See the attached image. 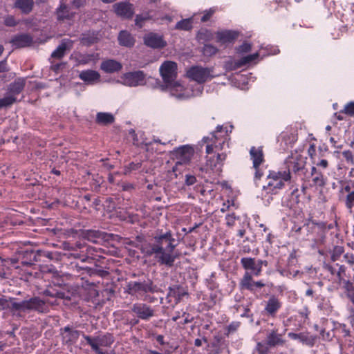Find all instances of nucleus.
Returning <instances> with one entry per match:
<instances>
[{"instance_id":"1","label":"nucleus","mask_w":354,"mask_h":354,"mask_svg":"<svg viewBox=\"0 0 354 354\" xmlns=\"http://www.w3.org/2000/svg\"><path fill=\"white\" fill-rule=\"evenodd\" d=\"M291 176L286 171H269L266 185L263 186L261 196L277 194L284 187L285 182L290 181Z\"/></svg>"},{"instance_id":"2","label":"nucleus","mask_w":354,"mask_h":354,"mask_svg":"<svg viewBox=\"0 0 354 354\" xmlns=\"http://www.w3.org/2000/svg\"><path fill=\"white\" fill-rule=\"evenodd\" d=\"M223 131V126H218L216 131L210 134V136L204 137L203 141L207 144L206 153L207 155L220 153L224 149L227 142V132L225 135H221Z\"/></svg>"},{"instance_id":"3","label":"nucleus","mask_w":354,"mask_h":354,"mask_svg":"<svg viewBox=\"0 0 354 354\" xmlns=\"http://www.w3.org/2000/svg\"><path fill=\"white\" fill-rule=\"evenodd\" d=\"M171 95L178 100H186L198 96L203 91V86L198 85L194 88L192 85L185 87L180 82L175 81L166 86Z\"/></svg>"},{"instance_id":"4","label":"nucleus","mask_w":354,"mask_h":354,"mask_svg":"<svg viewBox=\"0 0 354 354\" xmlns=\"http://www.w3.org/2000/svg\"><path fill=\"white\" fill-rule=\"evenodd\" d=\"M186 75L189 80L196 82L194 85H192L194 88H196L198 85L203 86V83L210 81L216 76L212 68L201 66L190 67L187 70Z\"/></svg>"},{"instance_id":"5","label":"nucleus","mask_w":354,"mask_h":354,"mask_svg":"<svg viewBox=\"0 0 354 354\" xmlns=\"http://www.w3.org/2000/svg\"><path fill=\"white\" fill-rule=\"evenodd\" d=\"M83 337L97 354H113L112 351L104 349V348L111 347L114 342L113 337L111 335L106 334L95 337L83 335Z\"/></svg>"},{"instance_id":"6","label":"nucleus","mask_w":354,"mask_h":354,"mask_svg":"<svg viewBox=\"0 0 354 354\" xmlns=\"http://www.w3.org/2000/svg\"><path fill=\"white\" fill-rule=\"evenodd\" d=\"M155 243L151 247L152 253L158 254L164 250L167 252H173L176 247L174 243V238L170 232H167L163 234L155 236Z\"/></svg>"},{"instance_id":"7","label":"nucleus","mask_w":354,"mask_h":354,"mask_svg":"<svg viewBox=\"0 0 354 354\" xmlns=\"http://www.w3.org/2000/svg\"><path fill=\"white\" fill-rule=\"evenodd\" d=\"M284 164L286 166L284 171L289 173L292 177V174H297L304 169L306 158L297 152L292 153L286 159Z\"/></svg>"},{"instance_id":"8","label":"nucleus","mask_w":354,"mask_h":354,"mask_svg":"<svg viewBox=\"0 0 354 354\" xmlns=\"http://www.w3.org/2000/svg\"><path fill=\"white\" fill-rule=\"evenodd\" d=\"M118 82L130 87L144 85L145 84V75L141 71L128 72L120 77V80Z\"/></svg>"},{"instance_id":"9","label":"nucleus","mask_w":354,"mask_h":354,"mask_svg":"<svg viewBox=\"0 0 354 354\" xmlns=\"http://www.w3.org/2000/svg\"><path fill=\"white\" fill-rule=\"evenodd\" d=\"M160 73L167 86L176 80L177 64L171 61H166L160 66Z\"/></svg>"},{"instance_id":"10","label":"nucleus","mask_w":354,"mask_h":354,"mask_svg":"<svg viewBox=\"0 0 354 354\" xmlns=\"http://www.w3.org/2000/svg\"><path fill=\"white\" fill-rule=\"evenodd\" d=\"M259 55L260 54L259 53H256L243 57L237 61L230 59L225 62L224 67L227 71H234L254 62L257 59Z\"/></svg>"},{"instance_id":"11","label":"nucleus","mask_w":354,"mask_h":354,"mask_svg":"<svg viewBox=\"0 0 354 354\" xmlns=\"http://www.w3.org/2000/svg\"><path fill=\"white\" fill-rule=\"evenodd\" d=\"M174 154L178 160L176 166L173 168V171H176V169L178 164L188 162L194 155V149L189 145H183L179 147L174 150Z\"/></svg>"},{"instance_id":"12","label":"nucleus","mask_w":354,"mask_h":354,"mask_svg":"<svg viewBox=\"0 0 354 354\" xmlns=\"http://www.w3.org/2000/svg\"><path fill=\"white\" fill-rule=\"evenodd\" d=\"M241 263L245 270H250L255 276L260 275L263 263L266 264V261L262 260H256L254 258L244 257L241 259Z\"/></svg>"},{"instance_id":"13","label":"nucleus","mask_w":354,"mask_h":354,"mask_svg":"<svg viewBox=\"0 0 354 354\" xmlns=\"http://www.w3.org/2000/svg\"><path fill=\"white\" fill-rule=\"evenodd\" d=\"M250 158L252 160L253 167L255 169V177L260 178L262 174L259 169V165L264 161L263 153L261 147H251L250 150Z\"/></svg>"},{"instance_id":"14","label":"nucleus","mask_w":354,"mask_h":354,"mask_svg":"<svg viewBox=\"0 0 354 354\" xmlns=\"http://www.w3.org/2000/svg\"><path fill=\"white\" fill-rule=\"evenodd\" d=\"M113 8L117 15L124 19H130L134 14L133 6L129 2L117 3Z\"/></svg>"},{"instance_id":"15","label":"nucleus","mask_w":354,"mask_h":354,"mask_svg":"<svg viewBox=\"0 0 354 354\" xmlns=\"http://www.w3.org/2000/svg\"><path fill=\"white\" fill-rule=\"evenodd\" d=\"M216 155H207L206 166L212 170L220 171L223 162L226 159V153H218Z\"/></svg>"},{"instance_id":"16","label":"nucleus","mask_w":354,"mask_h":354,"mask_svg":"<svg viewBox=\"0 0 354 354\" xmlns=\"http://www.w3.org/2000/svg\"><path fill=\"white\" fill-rule=\"evenodd\" d=\"M132 311L142 319H149L153 316V310L147 304L137 303L133 304Z\"/></svg>"},{"instance_id":"17","label":"nucleus","mask_w":354,"mask_h":354,"mask_svg":"<svg viewBox=\"0 0 354 354\" xmlns=\"http://www.w3.org/2000/svg\"><path fill=\"white\" fill-rule=\"evenodd\" d=\"M145 44L153 48H160L166 46V42L161 35L156 33H149L144 37Z\"/></svg>"},{"instance_id":"18","label":"nucleus","mask_w":354,"mask_h":354,"mask_svg":"<svg viewBox=\"0 0 354 354\" xmlns=\"http://www.w3.org/2000/svg\"><path fill=\"white\" fill-rule=\"evenodd\" d=\"M28 310H37L38 312L44 313L47 311L46 303L51 305L55 304L54 301H43L38 297L31 298L27 300Z\"/></svg>"},{"instance_id":"19","label":"nucleus","mask_w":354,"mask_h":354,"mask_svg":"<svg viewBox=\"0 0 354 354\" xmlns=\"http://www.w3.org/2000/svg\"><path fill=\"white\" fill-rule=\"evenodd\" d=\"M288 336L292 339L297 340L299 342H301L302 344L309 346H313L315 344L317 339L315 336L310 335L307 333H289Z\"/></svg>"},{"instance_id":"20","label":"nucleus","mask_w":354,"mask_h":354,"mask_svg":"<svg viewBox=\"0 0 354 354\" xmlns=\"http://www.w3.org/2000/svg\"><path fill=\"white\" fill-rule=\"evenodd\" d=\"M216 41L222 44H227L234 42L238 37V32L233 30L218 31Z\"/></svg>"},{"instance_id":"21","label":"nucleus","mask_w":354,"mask_h":354,"mask_svg":"<svg viewBox=\"0 0 354 354\" xmlns=\"http://www.w3.org/2000/svg\"><path fill=\"white\" fill-rule=\"evenodd\" d=\"M266 342L270 347L282 346L285 342L282 338V335L279 334L277 330H271L268 332Z\"/></svg>"},{"instance_id":"22","label":"nucleus","mask_w":354,"mask_h":354,"mask_svg":"<svg viewBox=\"0 0 354 354\" xmlns=\"http://www.w3.org/2000/svg\"><path fill=\"white\" fill-rule=\"evenodd\" d=\"M79 77L84 82L93 84L100 80V75L96 71L85 70L80 72Z\"/></svg>"},{"instance_id":"23","label":"nucleus","mask_w":354,"mask_h":354,"mask_svg":"<svg viewBox=\"0 0 354 354\" xmlns=\"http://www.w3.org/2000/svg\"><path fill=\"white\" fill-rule=\"evenodd\" d=\"M77 65H85L90 63H95L99 59V54H77L74 57Z\"/></svg>"},{"instance_id":"24","label":"nucleus","mask_w":354,"mask_h":354,"mask_svg":"<svg viewBox=\"0 0 354 354\" xmlns=\"http://www.w3.org/2000/svg\"><path fill=\"white\" fill-rule=\"evenodd\" d=\"M122 64L114 59H106L102 62L100 68L107 73H112L120 71Z\"/></svg>"},{"instance_id":"25","label":"nucleus","mask_w":354,"mask_h":354,"mask_svg":"<svg viewBox=\"0 0 354 354\" xmlns=\"http://www.w3.org/2000/svg\"><path fill=\"white\" fill-rule=\"evenodd\" d=\"M128 289L129 292L131 295L140 292H147L151 290L150 285L145 282L142 283L136 281L129 282L128 284Z\"/></svg>"},{"instance_id":"26","label":"nucleus","mask_w":354,"mask_h":354,"mask_svg":"<svg viewBox=\"0 0 354 354\" xmlns=\"http://www.w3.org/2000/svg\"><path fill=\"white\" fill-rule=\"evenodd\" d=\"M32 41V37L27 34H22L13 37L11 40L12 46L17 48L28 46Z\"/></svg>"},{"instance_id":"27","label":"nucleus","mask_w":354,"mask_h":354,"mask_svg":"<svg viewBox=\"0 0 354 354\" xmlns=\"http://www.w3.org/2000/svg\"><path fill=\"white\" fill-rule=\"evenodd\" d=\"M71 6L64 3L61 0L60 6L57 9V16L59 20L70 19L73 16V12L71 10Z\"/></svg>"},{"instance_id":"28","label":"nucleus","mask_w":354,"mask_h":354,"mask_svg":"<svg viewBox=\"0 0 354 354\" xmlns=\"http://www.w3.org/2000/svg\"><path fill=\"white\" fill-rule=\"evenodd\" d=\"M106 234L99 230H87L84 233V237L93 243H98L101 240L106 239Z\"/></svg>"},{"instance_id":"29","label":"nucleus","mask_w":354,"mask_h":354,"mask_svg":"<svg viewBox=\"0 0 354 354\" xmlns=\"http://www.w3.org/2000/svg\"><path fill=\"white\" fill-rule=\"evenodd\" d=\"M33 0H16L15 8L19 9L24 14L30 13L33 8Z\"/></svg>"},{"instance_id":"30","label":"nucleus","mask_w":354,"mask_h":354,"mask_svg":"<svg viewBox=\"0 0 354 354\" xmlns=\"http://www.w3.org/2000/svg\"><path fill=\"white\" fill-rule=\"evenodd\" d=\"M118 41L120 45L131 47L134 45L135 39L130 33L127 31H121L118 35Z\"/></svg>"},{"instance_id":"31","label":"nucleus","mask_w":354,"mask_h":354,"mask_svg":"<svg viewBox=\"0 0 354 354\" xmlns=\"http://www.w3.org/2000/svg\"><path fill=\"white\" fill-rule=\"evenodd\" d=\"M72 46L71 41H63L58 47L52 53L51 56L53 58H62L67 49H69Z\"/></svg>"},{"instance_id":"32","label":"nucleus","mask_w":354,"mask_h":354,"mask_svg":"<svg viewBox=\"0 0 354 354\" xmlns=\"http://www.w3.org/2000/svg\"><path fill=\"white\" fill-rule=\"evenodd\" d=\"M281 304L278 299L271 297L267 302L265 310L270 315H274L276 312L280 308Z\"/></svg>"},{"instance_id":"33","label":"nucleus","mask_w":354,"mask_h":354,"mask_svg":"<svg viewBox=\"0 0 354 354\" xmlns=\"http://www.w3.org/2000/svg\"><path fill=\"white\" fill-rule=\"evenodd\" d=\"M172 252H167L166 250H163L162 252H158L157 255L159 254L160 261L162 264H165L169 266H171L174 262L175 257L171 254Z\"/></svg>"},{"instance_id":"34","label":"nucleus","mask_w":354,"mask_h":354,"mask_svg":"<svg viewBox=\"0 0 354 354\" xmlns=\"http://www.w3.org/2000/svg\"><path fill=\"white\" fill-rule=\"evenodd\" d=\"M79 335L80 333L77 330H71L68 327H66L63 333V338L66 343L71 344L77 340Z\"/></svg>"},{"instance_id":"35","label":"nucleus","mask_w":354,"mask_h":354,"mask_svg":"<svg viewBox=\"0 0 354 354\" xmlns=\"http://www.w3.org/2000/svg\"><path fill=\"white\" fill-rule=\"evenodd\" d=\"M96 122L103 125L109 124L114 122V116L110 113L100 112L97 113Z\"/></svg>"},{"instance_id":"36","label":"nucleus","mask_w":354,"mask_h":354,"mask_svg":"<svg viewBox=\"0 0 354 354\" xmlns=\"http://www.w3.org/2000/svg\"><path fill=\"white\" fill-rule=\"evenodd\" d=\"M24 80L19 79L15 82L11 84L9 86L10 94L8 95H12L15 97V95L19 94L24 87Z\"/></svg>"},{"instance_id":"37","label":"nucleus","mask_w":354,"mask_h":354,"mask_svg":"<svg viewBox=\"0 0 354 354\" xmlns=\"http://www.w3.org/2000/svg\"><path fill=\"white\" fill-rule=\"evenodd\" d=\"M241 284L243 288L252 291L254 290V281H253L251 274L248 272L245 273L241 280Z\"/></svg>"},{"instance_id":"38","label":"nucleus","mask_w":354,"mask_h":354,"mask_svg":"<svg viewBox=\"0 0 354 354\" xmlns=\"http://www.w3.org/2000/svg\"><path fill=\"white\" fill-rule=\"evenodd\" d=\"M192 28V18L182 19L178 21L176 26L175 29L182 30H189Z\"/></svg>"},{"instance_id":"39","label":"nucleus","mask_w":354,"mask_h":354,"mask_svg":"<svg viewBox=\"0 0 354 354\" xmlns=\"http://www.w3.org/2000/svg\"><path fill=\"white\" fill-rule=\"evenodd\" d=\"M11 308L13 310L22 312L28 310L27 300L21 301H12L11 303Z\"/></svg>"},{"instance_id":"40","label":"nucleus","mask_w":354,"mask_h":354,"mask_svg":"<svg viewBox=\"0 0 354 354\" xmlns=\"http://www.w3.org/2000/svg\"><path fill=\"white\" fill-rule=\"evenodd\" d=\"M218 51L216 47L214 46L212 44H205L203 48V53L205 56H212L215 55Z\"/></svg>"},{"instance_id":"41","label":"nucleus","mask_w":354,"mask_h":354,"mask_svg":"<svg viewBox=\"0 0 354 354\" xmlns=\"http://www.w3.org/2000/svg\"><path fill=\"white\" fill-rule=\"evenodd\" d=\"M344 252V248L342 246H335L331 252L330 259L332 261H335L339 259Z\"/></svg>"},{"instance_id":"42","label":"nucleus","mask_w":354,"mask_h":354,"mask_svg":"<svg viewBox=\"0 0 354 354\" xmlns=\"http://www.w3.org/2000/svg\"><path fill=\"white\" fill-rule=\"evenodd\" d=\"M312 182L315 186L323 187L325 185L324 178L321 172L312 176Z\"/></svg>"},{"instance_id":"43","label":"nucleus","mask_w":354,"mask_h":354,"mask_svg":"<svg viewBox=\"0 0 354 354\" xmlns=\"http://www.w3.org/2000/svg\"><path fill=\"white\" fill-rule=\"evenodd\" d=\"M64 3L68 4L73 8H80L86 4V0H63Z\"/></svg>"},{"instance_id":"44","label":"nucleus","mask_w":354,"mask_h":354,"mask_svg":"<svg viewBox=\"0 0 354 354\" xmlns=\"http://www.w3.org/2000/svg\"><path fill=\"white\" fill-rule=\"evenodd\" d=\"M15 97H13L12 95H7L3 98L0 99V109L11 105L15 102Z\"/></svg>"},{"instance_id":"45","label":"nucleus","mask_w":354,"mask_h":354,"mask_svg":"<svg viewBox=\"0 0 354 354\" xmlns=\"http://www.w3.org/2000/svg\"><path fill=\"white\" fill-rule=\"evenodd\" d=\"M270 347L267 342L266 343L258 342L257 344L256 350L259 354H267Z\"/></svg>"},{"instance_id":"46","label":"nucleus","mask_w":354,"mask_h":354,"mask_svg":"<svg viewBox=\"0 0 354 354\" xmlns=\"http://www.w3.org/2000/svg\"><path fill=\"white\" fill-rule=\"evenodd\" d=\"M335 329L344 337L350 336V330L346 328V325L344 324H338Z\"/></svg>"},{"instance_id":"47","label":"nucleus","mask_w":354,"mask_h":354,"mask_svg":"<svg viewBox=\"0 0 354 354\" xmlns=\"http://www.w3.org/2000/svg\"><path fill=\"white\" fill-rule=\"evenodd\" d=\"M149 17L148 15L145 16L143 15H137L135 19L136 25L140 28H142L144 25L145 21L148 20Z\"/></svg>"},{"instance_id":"48","label":"nucleus","mask_w":354,"mask_h":354,"mask_svg":"<svg viewBox=\"0 0 354 354\" xmlns=\"http://www.w3.org/2000/svg\"><path fill=\"white\" fill-rule=\"evenodd\" d=\"M251 48H252L251 44L249 43L245 42L242 45L239 46L237 48L236 51L238 53L242 54V53H245L250 51Z\"/></svg>"},{"instance_id":"49","label":"nucleus","mask_w":354,"mask_h":354,"mask_svg":"<svg viewBox=\"0 0 354 354\" xmlns=\"http://www.w3.org/2000/svg\"><path fill=\"white\" fill-rule=\"evenodd\" d=\"M159 143V141L155 140L153 142H150L149 143H145V149L147 151L153 152L157 151V147H156V145H158Z\"/></svg>"},{"instance_id":"50","label":"nucleus","mask_w":354,"mask_h":354,"mask_svg":"<svg viewBox=\"0 0 354 354\" xmlns=\"http://www.w3.org/2000/svg\"><path fill=\"white\" fill-rule=\"evenodd\" d=\"M344 112L347 115L354 116V102H351L348 103L344 106Z\"/></svg>"},{"instance_id":"51","label":"nucleus","mask_w":354,"mask_h":354,"mask_svg":"<svg viewBox=\"0 0 354 354\" xmlns=\"http://www.w3.org/2000/svg\"><path fill=\"white\" fill-rule=\"evenodd\" d=\"M346 297L354 304V288H350L348 285L346 286Z\"/></svg>"},{"instance_id":"52","label":"nucleus","mask_w":354,"mask_h":354,"mask_svg":"<svg viewBox=\"0 0 354 354\" xmlns=\"http://www.w3.org/2000/svg\"><path fill=\"white\" fill-rule=\"evenodd\" d=\"M226 224L229 227L234 225L236 217L234 214H227L225 216Z\"/></svg>"},{"instance_id":"53","label":"nucleus","mask_w":354,"mask_h":354,"mask_svg":"<svg viewBox=\"0 0 354 354\" xmlns=\"http://www.w3.org/2000/svg\"><path fill=\"white\" fill-rule=\"evenodd\" d=\"M313 163L315 164L317 167H320L323 169H326L328 166V162L325 159H322L319 160L317 162H315V160H313Z\"/></svg>"},{"instance_id":"54","label":"nucleus","mask_w":354,"mask_h":354,"mask_svg":"<svg viewBox=\"0 0 354 354\" xmlns=\"http://www.w3.org/2000/svg\"><path fill=\"white\" fill-rule=\"evenodd\" d=\"M44 295L46 296L52 297H57V298H62L63 293L62 292H54L50 291V290H46L44 291Z\"/></svg>"},{"instance_id":"55","label":"nucleus","mask_w":354,"mask_h":354,"mask_svg":"<svg viewBox=\"0 0 354 354\" xmlns=\"http://www.w3.org/2000/svg\"><path fill=\"white\" fill-rule=\"evenodd\" d=\"M4 22L8 26H15L17 24L15 19L12 16H8L6 17Z\"/></svg>"},{"instance_id":"56","label":"nucleus","mask_w":354,"mask_h":354,"mask_svg":"<svg viewBox=\"0 0 354 354\" xmlns=\"http://www.w3.org/2000/svg\"><path fill=\"white\" fill-rule=\"evenodd\" d=\"M212 354H230L226 347H220L212 351Z\"/></svg>"},{"instance_id":"57","label":"nucleus","mask_w":354,"mask_h":354,"mask_svg":"<svg viewBox=\"0 0 354 354\" xmlns=\"http://www.w3.org/2000/svg\"><path fill=\"white\" fill-rule=\"evenodd\" d=\"M343 258L348 263L351 265L354 264V255L353 254L346 253L343 256Z\"/></svg>"},{"instance_id":"58","label":"nucleus","mask_w":354,"mask_h":354,"mask_svg":"<svg viewBox=\"0 0 354 354\" xmlns=\"http://www.w3.org/2000/svg\"><path fill=\"white\" fill-rule=\"evenodd\" d=\"M214 9H209V10L206 11V12L204 14V15L201 18L202 21H207L214 14Z\"/></svg>"},{"instance_id":"59","label":"nucleus","mask_w":354,"mask_h":354,"mask_svg":"<svg viewBox=\"0 0 354 354\" xmlns=\"http://www.w3.org/2000/svg\"><path fill=\"white\" fill-rule=\"evenodd\" d=\"M343 157L346 160L347 162L353 161V153L351 151L347 150L342 152Z\"/></svg>"},{"instance_id":"60","label":"nucleus","mask_w":354,"mask_h":354,"mask_svg":"<svg viewBox=\"0 0 354 354\" xmlns=\"http://www.w3.org/2000/svg\"><path fill=\"white\" fill-rule=\"evenodd\" d=\"M185 182L187 185H192L196 183V178L194 176L187 175Z\"/></svg>"},{"instance_id":"61","label":"nucleus","mask_w":354,"mask_h":354,"mask_svg":"<svg viewBox=\"0 0 354 354\" xmlns=\"http://www.w3.org/2000/svg\"><path fill=\"white\" fill-rule=\"evenodd\" d=\"M315 146L314 145H310L308 149V155L310 156V158L314 160L315 159Z\"/></svg>"},{"instance_id":"62","label":"nucleus","mask_w":354,"mask_h":354,"mask_svg":"<svg viewBox=\"0 0 354 354\" xmlns=\"http://www.w3.org/2000/svg\"><path fill=\"white\" fill-rule=\"evenodd\" d=\"M353 192V191L351 190V187L348 184L344 185L340 190L342 194L347 193L348 194H350Z\"/></svg>"},{"instance_id":"63","label":"nucleus","mask_w":354,"mask_h":354,"mask_svg":"<svg viewBox=\"0 0 354 354\" xmlns=\"http://www.w3.org/2000/svg\"><path fill=\"white\" fill-rule=\"evenodd\" d=\"M320 333L322 339L324 340H330L332 339V335L329 331L326 332L324 330H322Z\"/></svg>"},{"instance_id":"64","label":"nucleus","mask_w":354,"mask_h":354,"mask_svg":"<svg viewBox=\"0 0 354 354\" xmlns=\"http://www.w3.org/2000/svg\"><path fill=\"white\" fill-rule=\"evenodd\" d=\"M348 319L350 324L354 326V310L351 308L350 311V315L348 317Z\"/></svg>"}]
</instances>
